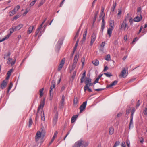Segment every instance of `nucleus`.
Here are the masks:
<instances>
[{"label":"nucleus","instance_id":"4be33fe9","mask_svg":"<svg viewBox=\"0 0 147 147\" xmlns=\"http://www.w3.org/2000/svg\"><path fill=\"white\" fill-rule=\"evenodd\" d=\"M34 28V26H30L28 30V33L30 34L31 33Z\"/></svg>","mask_w":147,"mask_h":147},{"label":"nucleus","instance_id":"8fccbe9b","mask_svg":"<svg viewBox=\"0 0 147 147\" xmlns=\"http://www.w3.org/2000/svg\"><path fill=\"white\" fill-rule=\"evenodd\" d=\"M104 74L107 77H110L111 76H112V75L111 74H110L109 73H104Z\"/></svg>","mask_w":147,"mask_h":147},{"label":"nucleus","instance_id":"b1692460","mask_svg":"<svg viewBox=\"0 0 147 147\" xmlns=\"http://www.w3.org/2000/svg\"><path fill=\"white\" fill-rule=\"evenodd\" d=\"M78 117V115H74L71 118V123H74L76 119Z\"/></svg>","mask_w":147,"mask_h":147},{"label":"nucleus","instance_id":"09e8293b","mask_svg":"<svg viewBox=\"0 0 147 147\" xmlns=\"http://www.w3.org/2000/svg\"><path fill=\"white\" fill-rule=\"evenodd\" d=\"M131 111V109H127L126 111V114H129Z\"/></svg>","mask_w":147,"mask_h":147},{"label":"nucleus","instance_id":"6e6d98bb","mask_svg":"<svg viewBox=\"0 0 147 147\" xmlns=\"http://www.w3.org/2000/svg\"><path fill=\"white\" fill-rule=\"evenodd\" d=\"M19 17V15H16V16H14L13 18V20H16Z\"/></svg>","mask_w":147,"mask_h":147},{"label":"nucleus","instance_id":"49530a36","mask_svg":"<svg viewBox=\"0 0 147 147\" xmlns=\"http://www.w3.org/2000/svg\"><path fill=\"white\" fill-rule=\"evenodd\" d=\"M85 61V58L83 57L82 59L81 62L82 64V65L83 66L84 65V63Z\"/></svg>","mask_w":147,"mask_h":147},{"label":"nucleus","instance_id":"72a5a7b5","mask_svg":"<svg viewBox=\"0 0 147 147\" xmlns=\"http://www.w3.org/2000/svg\"><path fill=\"white\" fill-rule=\"evenodd\" d=\"M106 60L109 61L111 60V57L109 54H108L105 58Z\"/></svg>","mask_w":147,"mask_h":147},{"label":"nucleus","instance_id":"37998d69","mask_svg":"<svg viewBox=\"0 0 147 147\" xmlns=\"http://www.w3.org/2000/svg\"><path fill=\"white\" fill-rule=\"evenodd\" d=\"M104 16H105V14H104V13L101 12L100 15V17L101 18V17H102V19L103 18H104Z\"/></svg>","mask_w":147,"mask_h":147},{"label":"nucleus","instance_id":"052dcab7","mask_svg":"<svg viewBox=\"0 0 147 147\" xmlns=\"http://www.w3.org/2000/svg\"><path fill=\"white\" fill-rule=\"evenodd\" d=\"M126 144L127 145V147H130V143L129 141H127L126 142Z\"/></svg>","mask_w":147,"mask_h":147},{"label":"nucleus","instance_id":"1a4fd4ad","mask_svg":"<svg viewBox=\"0 0 147 147\" xmlns=\"http://www.w3.org/2000/svg\"><path fill=\"white\" fill-rule=\"evenodd\" d=\"M83 142V140L81 139L76 142L72 147H80Z\"/></svg>","mask_w":147,"mask_h":147},{"label":"nucleus","instance_id":"338daca9","mask_svg":"<svg viewBox=\"0 0 147 147\" xmlns=\"http://www.w3.org/2000/svg\"><path fill=\"white\" fill-rule=\"evenodd\" d=\"M98 80H98V79L96 78L93 83L94 84H96V83H98Z\"/></svg>","mask_w":147,"mask_h":147},{"label":"nucleus","instance_id":"20e7f679","mask_svg":"<svg viewBox=\"0 0 147 147\" xmlns=\"http://www.w3.org/2000/svg\"><path fill=\"white\" fill-rule=\"evenodd\" d=\"M58 119V113L56 111L53 113V123L54 125H56Z\"/></svg>","mask_w":147,"mask_h":147},{"label":"nucleus","instance_id":"5701e85b","mask_svg":"<svg viewBox=\"0 0 147 147\" xmlns=\"http://www.w3.org/2000/svg\"><path fill=\"white\" fill-rule=\"evenodd\" d=\"M117 5V3L115 2V3H114L113 6L111 8V12H113L114 11V10L116 7Z\"/></svg>","mask_w":147,"mask_h":147},{"label":"nucleus","instance_id":"423d86ee","mask_svg":"<svg viewBox=\"0 0 147 147\" xmlns=\"http://www.w3.org/2000/svg\"><path fill=\"white\" fill-rule=\"evenodd\" d=\"M85 86H84L85 88L87 87L92 86L93 85V84L92 82V80L89 78H87L85 81Z\"/></svg>","mask_w":147,"mask_h":147},{"label":"nucleus","instance_id":"bf43d9fd","mask_svg":"<svg viewBox=\"0 0 147 147\" xmlns=\"http://www.w3.org/2000/svg\"><path fill=\"white\" fill-rule=\"evenodd\" d=\"M122 113H118L117 115V117H120L122 115Z\"/></svg>","mask_w":147,"mask_h":147},{"label":"nucleus","instance_id":"6ab92c4d","mask_svg":"<svg viewBox=\"0 0 147 147\" xmlns=\"http://www.w3.org/2000/svg\"><path fill=\"white\" fill-rule=\"evenodd\" d=\"M140 17H139L138 16H136L134 19V20L136 22H138L140 21L142 19V15L140 16Z\"/></svg>","mask_w":147,"mask_h":147},{"label":"nucleus","instance_id":"e2e57ef3","mask_svg":"<svg viewBox=\"0 0 147 147\" xmlns=\"http://www.w3.org/2000/svg\"><path fill=\"white\" fill-rule=\"evenodd\" d=\"M102 19V25H105V20H104V18H103V19Z\"/></svg>","mask_w":147,"mask_h":147},{"label":"nucleus","instance_id":"c9c22d12","mask_svg":"<svg viewBox=\"0 0 147 147\" xmlns=\"http://www.w3.org/2000/svg\"><path fill=\"white\" fill-rule=\"evenodd\" d=\"M120 143V142L119 141H116L113 147H116L117 146L119 145Z\"/></svg>","mask_w":147,"mask_h":147},{"label":"nucleus","instance_id":"f704fd0d","mask_svg":"<svg viewBox=\"0 0 147 147\" xmlns=\"http://www.w3.org/2000/svg\"><path fill=\"white\" fill-rule=\"evenodd\" d=\"M41 113H42L43 115H41V120H42L44 121L45 120V118L44 117V112L43 111H42V112Z\"/></svg>","mask_w":147,"mask_h":147},{"label":"nucleus","instance_id":"4468645a","mask_svg":"<svg viewBox=\"0 0 147 147\" xmlns=\"http://www.w3.org/2000/svg\"><path fill=\"white\" fill-rule=\"evenodd\" d=\"M111 28H108L107 29V34L109 35V37L111 36L112 31L113 28L112 25H111Z\"/></svg>","mask_w":147,"mask_h":147},{"label":"nucleus","instance_id":"412c9836","mask_svg":"<svg viewBox=\"0 0 147 147\" xmlns=\"http://www.w3.org/2000/svg\"><path fill=\"white\" fill-rule=\"evenodd\" d=\"M79 58V55L78 54L76 53L74 58L73 62L77 63Z\"/></svg>","mask_w":147,"mask_h":147},{"label":"nucleus","instance_id":"c03bdc74","mask_svg":"<svg viewBox=\"0 0 147 147\" xmlns=\"http://www.w3.org/2000/svg\"><path fill=\"white\" fill-rule=\"evenodd\" d=\"M74 104H76L78 102V98L77 97L75 98L74 100Z\"/></svg>","mask_w":147,"mask_h":147},{"label":"nucleus","instance_id":"de8ad7c7","mask_svg":"<svg viewBox=\"0 0 147 147\" xmlns=\"http://www.w3.org/2000/svg\"><path fill=\"white\" fill-rule=\"evenodd\" d=\"M133 125V120H130V123L129 124V129H130L131 125Z\"/></svg>","mask_w":147,"mask_h":147},{"label":"nucleus","instance_id":"9b49d317","mask_svg":"<svg viewBox=\"0 0 147 147\" xmlns=\"http://www.w3.org/2000/svg\"><path fill=\"white\" fill-rule=\"evenodd\" d=\"M16 57H14V60L12 62H11V61L12 60V59L9 57L8 59V61H7V63L8 64H11V66L13 65L16 61Z\"/></svg>","mask_w":147,"mask_h":147},{"label":"nucleus","instance_id":"680f3d73","mask_svg":"<svg viewBox=\"0 0 147 147\" xmlns=\"http://www.w3.org/2000/svg\"><path fill=\"white\" fill-rule=\"evenodd\" d=\"M86 34H83V40L85 41L86 39Z\"/></svg>","mask_w":147,"mask_h":147},{"label":"nucleus","instance_id":"ddd939ff","mask_svg":"<svg viewBox=\"0 0 147 147\" xmlns=\"http://www.w3.org/2000/svg\"><path fill=\"white\" fill-rule=\"evenodd\" d=\"M7 84V82H6V80H4L2 82L0 88L2 89H3L6 87Z\"/></svg>","mask_w":147,"mask_h":147},{"label":"nucleus","instance_id":"7ed1b4c3","mask_svg":"<svg viewBox=\"0 0 147 147\" xmlns=\"http://www.w3.org/2000/svg\"><path fill=\"white\" fill-rule=\"evenodd\" d=\"M55 80H53L51 82V87L50 88V90L49 91V93L50 96L53 97V89L55 88Z\"/></svg>","mask_w":147,"mask_h":147},{"label":"nucleus","instance_id":"e433bc0d","mask_svg":"<svg viewBox=\"0 0 147 147\" xmlns=\"http://www.w3.org/2000/svg\"><path fill=\"white\" fill-rule=\"evenodd\" d=\"M134 20L132 18L130 17L129 19V22L130 23V25H132L133 24Z\"/></svg>","mask_w":147,"mask_h":147},{"label":"nucleus","instance_id":"393cba45","mask_svg":"<svg viewBox=\"0 0 147 147\" xmlns=\"http://www.w3.org/2000/svg\"><path fill=\"white\" fill-rule=\"evenodd\" d=\"M114 132V129L113 127H111L109 128V133L110 135L112 134Z\"/></svg>","mask_w":147,"mask_h":147},{"label":"nucleus","instance_id":"a211bd4d","mask_svg":"<svg viewBox=\"0 0 147 147\" xmlns=\"http://www.w3.org/2000/svg\"><path fill=\"white\" fill-rule=\"evenodd\" d=\"M11 34L9 33L7 35H6L4 38H3V39H1L0 40V42H2L3 41H4L6 39H8L9 37L11 36Z\"/></svg>","mask_w":147,"mask_h":147},{"label":"nucleus","instance_id":"9d476101","mask_svg":"<svg viewBox=\"0 0 147 147\" xmlns=\"http://www.w3.org/2000/svg\"><path fill=\"white\" fill-rule=\"evenodd\" d=\"M42 135V132L40 131H38L36 133L35 136V141L36 142H38L41 138Z\"/></svg>","mask_w":147,"mask_h":147},{"label":"nucleus","instance_id":"0e129e2a","mask_svg":"<svg viewBox=\"0 0 147 147\" xmlns=\"http://www.w3.org/2000/svg\"><path fill=\"white\" fill-rule=\"evenodd\" d=\"M105 42H102L101 44V47H104L105 45Z\"/></svg>","mask_w":147,"mask_h":147},{"label":"nucleus","instance_id":"13d9d810","mask_svg":"<svg viewBox=\"0 0 147 147\" xmlns=\"http://www.w3.org/2000/svg\"><path fill=\"white\" fill-rule=\"evenodd\" d=\"M105 89V88H99V89H95V91H102Z\"/></svg>","mask_w":147,"mask_h":147},{"label":"nucleus","instance_id":"473e14b6","mask_svg":"<svg viewBox=\"0 0 147 147\" xmlns=\"http://www.w3.org/2000/svg\"><path fill=\"white\" fill-rule=\"evenodd\" d=\"M13 69H10L9 71L7 73V75L10 76L11 73L13 71Z\"/></svg>","mask_w":147,"mask_h":147},{"label":"nucleus","instance_id":"f257e3e1","mask_svg":"<svg viewBox=\"0 0 147 147\" xmlns=\"http://www.w3.org/2000/svg\"><path fill=\"white\" fill-rule=\"evenodd\" d=\"M119 28L120 29L123 30L124 31H127L128 30L129 26L126 18L123 21L122 23H121Z\"/></svg>","mask_w":147,"mask_h":147},{"label":"nucleus","instance_id":"58836bf2","mask_svg":"<svg viewBox=\"0 0 147 147\" xmlns=\"http://www.w3.org/2000/svg\"><path fill=\"white\" fill-rule=\"evenodd\" d=\"M65 58H63L61 61L60 62V64H61V65H63L65 63Z\"/></svg>","mask_w":147,"mask_h":147},{"label":"nucleus","instance_id":"3c124183","mask_svg":"<svg viewBox=\"0 0 147 147\" xmlns=\"http://www.w3.org/2000/svg\"><path fill=\"white\" fill-rule=\"evenodd\" d=\"M40 30L38 29H37L36 30V32H35V37H36L37 35H38V34L39 31H40Z\"/></svg>","mask_w":147,"mask_h":147},{"label":"nucleus","instance_id":"5fc2aeb1","mask_svg":"<svg viewBox=\"0 0 147 147\" xmlns=\"http://www.w3.org/2000/svg\"><path fill=\"white\" fill-rule=\"evenodd\" d=\"M20 8V6L19 5H18L14 8V9L15 10L17 9V10L18 11L19 9Z\"/></svg>","mask_w":147,"mask_h":147},{"label":"nucleus","instance_id":"a878e982","mask_svg":"<svg viewBox=\"0 0 147 147\" xmlns=\"http://www.w3.org/2000/svg\"><path fill=\"white\" fill-rule=\"evenodd\" d=\"M92 63L95 66L98 65L99 63V61L98 60L96 59L92 61Z\"/></svg>","mask_w":147,"mask_h":147},{"label":"nucleus","instance_id":"603ef678","mask_svg":"<svg viewBox=\"0 0 147 147\" xmlns=\"http://www.w3.org/2000/svg\"><path fill=\"white\" fill-rule=\"evenodd\" d=\"M12 86L13 84L11 82L9 86L8 89L10 90L12 88Z\"/></svg>","mask_w":147,"mask_h":147},{"label":"nucleus","instance_id":"c756f323","mask_svg":"<svg viewBox=\"0 0 147 147\" xmlns=\"http://www.w3.org/2000/svg\"><path fill=\"white\" fill-rule=\"evenodd\" d=\"M141 8L140 7H138L137 9V12L138 13V14H139L140 16H141Z\"/></svg>","mask_w":147,"mask_h":147},{"label":"nucleus","instance_id":"a18cd8bd","mask_svg":"<svg viewBox=\"0 0 147 147\" xmlns=\"http://www.w3.org/2000/svg\"><path fill=\"white\" fill-rule=\"evenodd\" d=\"M63 65H61V64H60L59 65V67H58V70L59 71H60L61 70L63 67Z\"/></svg>","mask_w":147,"mask_h":147},{"label":"nucleus","instance_id":"7c9ffc66","mask_svg":"<svg viewBox=\"0 0 147 147\" xmlns=\"http://www.w3.org/2000/svg\"><path fill=\"white\" fill-rule=\"evenodd\" d=\"M98 11H96L95 13V16L94 18V21L93 22H94L96 20V18H97V16L98 14Z\"/></svg>","mask_w":147,"mask_h":147},{"label":"nucleus","instance_id":"a19ab883","mask_svg":"<svg viewBox=\"0 0 147 147\" xmlns=\"http://www.w3.org/2000/svg\"><path fill=\"white\" fill-rule=\"evenodd\" d=\"M38 113H37V114H36V117H35V121L36 122L37 121L38 119L39 118V115H38Z\"/></svg>","mask_w":147,"mask_h":147},{"label":"nucleus","instance_id":"f03ea898","mask_svg":"<svg viewBox=\"0 0 147 147\" xmlns=\"http://www.w3.org/2000/svg\"><path fill=\"white\" fill-rule=\"evenodd\" d=\"M23 24H20L17 26L12 27L9 30L10 32V33L11 34L14 31L20 30L23 27Z\"/></svg>","mask_w":147,"mask_h":147},{"label":"nucleus","instance_id":"69168bd1","mask_svg":"<svg viewBox=\"0 0 147 147\" xmlns=\"http://www.w3.org/2000/svg\"><path fill=\"white\" fill-rule=\"evenodd\" d=\"M135 112V110L134 108L132 109L131 113V115H134V112Z\"/></svg>","mask_w":147,"mask_h":147},{"label":"nucleus","instance_id":"6e6552de","mask_svg":"<svg viewBox=\"0 0 147 147\" xmlns=\"http://www.w3.org/2000/svg\"><path fill=\"white\" fill-rule=\"evenodd\" d=\"M87 101H86L83 102L82 104L80 106L79 109L80 113H81L85 109L86 106Z\"/></svg>","mask_w":147,"mask_h":147},{"label":"nucleus","instance_id":"bb28decb","mask_svg":"<svg viewBox=\"0 0 147 147\" xmlns=\"http://www.w3.org/2000/svg\"><path fill=\"white\" fill-rule=\"evenodd\" d=\"M89 86H88V87H87L86 88H85V87H84V91L85 92L86 91V90L87 89L88 90V91L89 92H92V89L90 88H89Z\"/></svg>","mask_w":147,"mask_h":147},{"label":"nucleus","instance_id":"4c0bfd02","mask_svg":"<svg viewBox=\"0 0 147 147\" xmlns=\"http://www.w3.org/2000/svg\"><path fill=\"white\" fill-rule=\"evenodd\" d=\"M10 13L11 14H10V16H11L15 14L16 11L14 9L13 10L11 11Z\"/></svg>","mask_w":147,"mask_h":147},{"label":"nucleus","instance_id":"f8f14e48","mask_svg":"<svg viewBox=\"0 0 147 147\" xmlns=\"http://www.w3.org/2000/svg\"><path fill=\"white\" fill-rule=\"evenodd\" d=\"M127 76L126 74V70L125 68H123L121 71V74L119 76V77H121L123 78L126 77Z\"/></svg>","mask_w":147,"mask_h":147},{"label":"nucleus","instance_id":"c85d7f7f","mask_svg":"<svg viewBox=\"0 0 147 147\" xmlns=\"http://www.w3.org/2000/svg\"><path fill=\"white\" fill-rule=\"evenodd\" d=\"M33 123V121L32 118L31 117H30L29 121V125L28 127H30L32 124Z\"/></svg>","mask_w":147,"mask_h":147},{"label":"nucleus","instance_id":"0eeeda50","mask_svg":"<svg viewBox=\"0 0 147 147\" xmlns=\"http://www.w3.org/2000/svg\"><path fill=\"white\" fill-rule=\"evenodd\" d=\"M96 34L95 33H93L92 34V36H91V40L90 42V46H92L93 43L94 42L95 40L96 39Z\"/></svg>","mask_w":147,"mask_h":147},{"label":"nucleus","instance_id":"2f4dec72","mask_svg":"<svg viewBox=\"0 0 147 147\" xmlns=\"http://www.w3.org/2000/svg\"><path fill=\"white\" fill-rule=\"evenodd\" d=\"M44 89V88H43L41 89H40L39 91V92H40V97H42L43 95V91Z\"/></svg>","mask_w":147,"mask_h":147},{"label":"nucleus","instance_id":"79ce46f5","mask_svg":"<svg viewBox=\"0 0 147 147\" xmlns=\"http://www.w3.org/2000/svg\"><path fill=\"white\" fill-rule=\"evenodd\" d=\"M141 104V103L140 102V100H138L137 103V104L136 105V107L137 108Z\"/></svg>","mask_w":147,"mask_h":147},{"label":"nucleus","instance_id":"f3484780","mask_svg":"<svg viewBox=\"0 0 147 147\" xmlns=\"http://www.w3.org/2000/svg\"><path fill=\"white\" fill-rule=\"evenodd\" d=\"M117 82L118 81L115 80L111 84L107 85V88H110L112 86L116 85L117 84Z\"/></svg>","mask_w":147,"mask_h":147},{"label":"nucleus","instance_id":"dca6fc26","mask_svg":"<svg viewBox=\"0 0 147 147\" xmlns=\"http://www.w3.org/2000/svg\"><path fill=\"white\" fill-rule=\"evenodd\" d=\"M86 71H84L83 73L82 74V76L81 77V78L80 80V82L81 83H82L83 82L84 79L86 77Z\"/></svg>","mask_w":147,"mask_h":147},{"label":"nucleus","instance_id":"cd10ccee","mask_svg":"<svg viewBox=\"0 0 147 147\" xmlns=\"http://www.w3.org/2000/svg\"><path fill=\"white\" fill-rule=\"evenodd\" d=\"M88 145V143L87 142H84L83 141V142L81 146L82 147H86Z\"/></svg>","mask_w":147,"mask_h":147},{"label":"nucleus","instance_id":"864d4df0","mask_svg":"<svg viewBox=\"0 0 147 147\" xmlns=\"http://www.w3.org/2000/svg\"><path fill=\"white\" fill-rule=\"evenodd\" d=\"M65 88H66V87H65V86H64V85L61 88V91L62 92L64 90H65Z\"/></svg>","mask_w":147,"mask_h":147},{"label":"nucleus","instance_id":"774afa93","mask_svg":"<svg viewBox=\"0 0 147 147\" xmlns=\"http://www.w3.org/2000/svg\"><path fill=\"white\" fill-rule=\"evenodd\" d=\"M35 3L33 1H32L30 3V6H33L35 4Z\"/></svg>","mask_w":147,"mask_h":147},{"label":"nucleus","instance_id":"39448f33","mask_svg":"<svg viewBox=\"0 0 147 147\" xmlns=\"http://www.w3.org/2000/svg\"><path fill=\"white\" fill-rule=\"evenodd\" d=\"M62 44L63 41L61 40H58L55 47V50L56 51H59Z\"/></svg>","mask_w":147,"mask_h":147},{"label":"nucleus","instance_id":"4d7b16f0","mask_svg":"<svg viewBox=\"0 0 147 147\" xmlns=\"http://www.w3.org/2000/svg\"><path fill=\"white\" fill-rule=\"evenodd\" d=\"M121 147L125 146V144L124 142H122L121 145Z\"/></svg>","mask_w":147,"mask_h":147},{"label":"nucleus","instance_id":"aec40b11","mask_svg":"<svg viewBox=\"0 0 147 147\" xmlns=\"http://www.w3.org/2000/svg\"><path fill=\"white\" fill-rule=\"evenodd\" d=\"M44 105V102H41L40 105L38 107V109H37V113H38L39 111V110L41 108H42L43 107Z\"/></svg>","mask_w":147,"mask_h":147},{"label":"nucleus","instance_id":"ea45409f","mask_svg":"<svg viewBox=\"0 0 147 147\" xmlns=\"http://www.w3.org/2000/svg\"><path fill=\"white\" fill-rule=\"evenodd\" d=\"M76 64H77V63H74V62L73 63L71 70H73L76 67Z\"/></svg>","mask_w":147,"mask_h":147},{"label":"nucleus","instance_id":"2eb2a0df","mask_svg":"<svg viewBox=\"0 0 147 147\" xmlns=\"http://www.w3.org/2000/svg\"><path fill=\"white\" fill-rule=\"evenodd\" d=\"M58 134V132L57 131H55L54 133V135L52 138V139L49 143V145H50L54 141L55 137L57 136Z\"/></svg>","mask_w":147,"mask_h":147}]
</instances>
